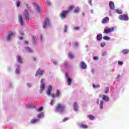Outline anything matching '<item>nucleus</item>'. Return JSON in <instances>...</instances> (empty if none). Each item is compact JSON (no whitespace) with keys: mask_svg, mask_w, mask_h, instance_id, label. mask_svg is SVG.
<instances>
[{"mask_svg":"<svg viewBox=\"0 0 129 129\" xmlns=\"http://www.w3.org/2000/svg\"><path fill=\"white\" fill-rule=\"evenodd\" d=\"M51 91H52V86H49L47 89V91L46 92V94L48 96L51 95L52 98H55V97H59L60 96V91L59 90H57L55 93V94L54 93L51 94Z\"/></svg>","mask_w":129,"mask_h":129,"instance_id":"nucleus-1","label":"nucleus"},{"mask_svg":"<svg viewBox=\"0 0 129 129\" xmlns=\"http://www.w3.org/2000/svg\"><path fill=\"white\" fill-rule=\"evenodd\" d=\"M56 110L59 112H63L65 110V106L60 103H58L56 107Z\"/></svg>","mask_w":129,"mask_h":129,"instance_id":"nucleus-2","label":"nucleus"},{"mask_svg":"<svg viewBox=\"0 0 129 129\" xmlns=\"http://www.w3.org/2000/svg\"><path fill=\"white\" fill-rule=\"evenodd\" d=\"M69 14V10H66L62 11L60 14L59 16L61 18V19H66V18L67 17V15Z\"/></svg>","mask_w":129,"mask_h":129,"instance_id":"nucleus-3","label":"nucleus"},{"mask_svg":"<svg viewBox=\"0 0 129 129\" xmlns=\"http://www.w3.org/2000/svg\"><path fill=\"white\" fill-rule=\"evenodd\" d=\"M44 81H45V79H42L40 81V89L39 90L40 93H42L43 91H44V89H45V83H44Z\"/></svg>","mask_w":129,"mask_h":129,"instance_id":"nucleus-4","label":"nucleus"},{"mask_svg":"<svg viewBox=\"0 0 129 129\" xmlns=\"http://www.w3.org/2000/svg\"><path fill=\"white\" fill-rule=\"evenodd\" d=\"M114 30V28H113V27H111V28H106L104 31H103V34H109V33H111V32H113Z\"/></svg>","mask_w":129,"mask_h":129,"instance_id":"nucleus-5","label":"nucleus"},{"mask_svg":"<svg viewBox=\"0 0 129 129\" xmlns=\"http://www.w3.org/2000/svg\"><path fill=\"white\" fill-rule=\"evenodd\" d=\"M118 19L121 21H128V17L126 15H121L118 16Z\"/></svg>","mask_w":129,"mask_h":129,"instance_id":"nucleus-6","label":"nucleus"},{"mask_svg":"<svg viewBox=\"0 0 129 129\" xmlns=\"http://www.w3.org/2000/svg\"><path fill=\"white\" fill-rule=\"evenodd\" d=\"M23 17L26 21H30V14L28 12V11L25 10L24 14H23Z\"/></svg>","mask_w":129,"mask_h":129,"instance_id":"nucleus-7","label":"nucleus"},{"mask_svg":"<svg viewBox=\"0 0 129 129\" xmlns=\"http://www.w3.org/2000/svg\"><path fill=\"white\" fill-rule=\"evenodd\" d=\"M66 77L67 78V83L68 85H71V83H72V80L70 78H69V76L68 75V74L66 73Z\"/></svg>","mask_w":129,"mask_h":129,"instance_id":"nucleus-8","label":"nucleus"},{"mask_svg":"<svg viewBox=\"0 0 129 129\" xmlns=\"http://www.w3.org/2000/svg\"><path fill=\"white\" fill-rule=\"evenodd\" d=\"M14 36H15V33H14L13 32H9V33L8 34V35L6 38L7 41H10V40H11V38H12V37H14Z\"/></svg>","mask_w":129,"mask_h":129,"instance_id":"nucleus-9","label":"nucleus"},{"mask_svg":"<svg viewBox=\"0 0 129 129\" xmlns=\"http://www.w3.org/2000/svg\"><path fill=\"white\" fill-rule=\"evenodd\" d=\"M44 73V71L41 70V69H38V70L37 71L36 74H35V76H37L38 75H41L42 76Z\"/></svg>","mask_w":129,"mask_h":129,"instance_id":"nucleus-10","label":"nucleus"},{"mask_svg":"<svg viewBox=\"0 0 129 129\" xmlns=\"http://www.w3.org/2000/svg\"><path fill=\"white\" fill-rule=\"evenodd\" d=\"M17 58V61L18 63H20V64H22L23 63V58H22V57L20 55H17L16 56Z\"/></svg>","mask_w":129,"mask_h":129,"instance_id":"nucleus-11","label":"nucleus"},{"mask_svg":"<svg viewBox=\"0 0 129 129\" xmlns=\"http://www.w3.org/2000/svg\"><path fill=\"white\" fill-rule=\"evenodd\" d=\"M49 24L50 21H49V19H46V20L44 21L43 27L44 28H46V27H47V26H49Z\"/></svg>","mask_w":129,"mask_h":129,"instance_id":"nucleus-12","label":"nucleus"},{"mask_svg":"<svg viewBox=\"0 0 129 129\" xmlns=\"http://www.w3.org/2000/svg\"><path fill=\"white\" fill-rule=\"evenodd\" d=\"M18 19L20 23V25H21V26H23V25H24V21H23V17L22 16V15H19L18 16Z\"/></svg>","mask_w":129,"mask_h":129,"instance_id":"nucleus-13","label":"nucleus"},{"mask_svg":"<svg viewBox=\"0 0 129 129\" xmlns=\"http://www.w3.org/2000/svg\"><path fill=\"white\" fill-rule=\"evenodd\" d=\"M109 21V18L108 17H105L102 21V24H106V23H108Z\"/></svg>","mask_w":129,"mask_h":129,"instance_id":"nucleus-14","label":"nucleus"},{"mask_svg":"<svg viewBox=\"0 0 129 129\" xmlns=\"http://www.w3.org/2000/svg\"><path fill=\"white\" fill-rule=\"evenodd\" d=\"M109 6L111 10H114V3L112 1H110L109 3Z\"/></svg>","mask_w":129,"mask_h":129,"instance_id":"nucleus-15","label":"nucleus"},{"mask_svg":"<svg viewBox=\"0 0 129 129\" xmlns=\"http://www.w3.org/2000/svg\"><path fill=\"white\" fill-rule=\"evenodd\" d=\"M102 99L103 100H105L106 102H108V101H109V98L108 96H105L104 95L102 96Z\"/></svg>","mask_w":129,"mask_h":129,"instance_id":"nucleus-16","label":"nucleus"},{"mask_svg":"<svg viewBox=\"0 0 129 129\" xmlns=\"http://www.w3.org/2000/svg\"><path fill=\"white\" fill-rule=\"evenodd\" d=\"M97 40L98 41H101V40H102V34L101 33H99L97 35Z\"/></svg>","mask_w":129,"mask_h":129,"instance_id":"nucleus-17","label":"nucleus"},{"mask_svg":"<svg viewBox=\"0 0 129 129\" xmlns=\"http://www.w3.org/2000/svg\"><path fill=\"white\" fill-rule=\"evenodd\" d=\"M73 107L75 111H77V110H78V105H77V103L76 102L74 103Z\"/></svg>","mask_w":129,"mask_h":129,"instance_id":"nucleus-18","label":"nucleus"},{"mask_svg":"<svg viewBox=\"0 0 129 129\" xmlns=\"http://www.w3.org/2000/svg\"><path fill=\"white\" fill-rule=\"evenodd\" d=\"M81 68L82 69H86L87 68V65L85 63V62L82 61L81 62Z\"/></svg>","mask_w":129,"mask_h":129,"instance_id":"nucleus-19","label":"nucleus"},{"mask_svg":"<svg viewBox=\"0 0 129 129\" xmlns=\"http://www.w3.org/2000/svg\"><path fill=\"white\" fill-rule=\"evenodd\" d=\"M39 121V119L33 118L30 120L31 123L34 124Z\"/></svg>","mask_w":129,"mask_h":129,"instance_id":"nucleus-20","label":"nucleus"},{"mask_svg":"<svg viewBox=\"0 0 129 129\" xmlns=\"http://www.w3.org/2000/svg\"><path fill=\"white\" fill-rule=\"evenodd\" d=\"M33 5L36 8V10L38 12H40V7L38 6V3H34Z\"/></svg>","mask_w":129,"mask_h":129,"instance_id":"nucleus-21","label":"nucleus"},{"mask_svg":"<svg viewBox=\"0 0 129 129\" xmlns=\"http://www.w3.org/2000/svg\"><path fill=\"white\" fill-rule=\"evenodd\" d=\"M128 52L129 50L127 49H124L121 51L122 54H128Z\"/></svg>","mask_w":129,"mask_h":129,"instance_id":"nucleus-22","label":"nucleus"},{"mask_svg":"<svg viewBox=\"0 0 129 129\" xmlns=\"http://www.w3.org/2000/svg\"><path fill=\"white\" fill-rule=\"evenodd\" d=\"M100 109H103V101L101 100L99 104Z\"/></svg>","mask_w":129,"mask_h":129,"instance_id":"nucleus-23","label":"nucleus"},{"mask_svg":"<svg viewBox=\"0 0 129 129\" xmlns=\"http://www.w3.org/2000/svg\"><path fill=\"white\" fill-rule=\"evenodd\" d=\"M19 68H20V66H18V68L16 69V70H15V73L16 74H20V73H21V71H20Z\"/></svg>","mask_w":129,"mask_h":129,"instance_id":"nucleus-24","label":"nucleus"},{"mask_svg":"<svg viewBox=\"0 0 129 129\" xmlns=\"http://www.w3.org/2000/svg\"><path fill=\"white\" fill-rule=\"evenodd\" d=\"M74 9V7L71 6L68 7L67 11H69V13L70 12H71V11H72V10H73Z\"/></svg>","mask_w":129,"mask_h":129,"instance_id":"nucleus-25","label":"nucleus"},{"mask_svg":"<svg viewBox=\"0 0 129 129\" xmlns=\"http://www.w3.org/2000/svg\"><path fill=\"white\" fill-rule=\"evenodd\" d=\"M38 118H42V117H44V113H40V114H38L37 115Z\"/></svg>","mask_w":129,"mask_h":129,"instance_id":"nucleus-26","label":"nucleus"},{"mask_svg":"<svg viewBox=\"0 0 129 129\" xmlns=\"http://www.w3.org/2000/svg\"><path fill=\"white\" fill-rule=\"evenodd\" d=\"M68 56L70 59H73V58H74V55L71 52L68 53Z\"/></svg>","mask_w":129,"mask_h":129,"instance_id":"nucleus-27","label":"nucleus"},{"mask_svg":"<svg viewBox=\"0 0 129 129\" xmlns=\"http://www.w3.org/2000/svg\"><path fill=\"white\" fill-rule=\"evenodd\" d=\"M88 117H89V119H90L91 120H94V119H95V117H94V116L91 115H89L88 116Z\"/></svg>","mask_w":129,"mask_h":129,"instance_id":"nucleus-28","label":"nucleus"},{"mask_svg":"<svg viewBox=\"0 0 129 129\" xmlns=\"http://www.w3.org/2000/svg\"><path fill=\"white\" fill-rule=\"evenodd\" d=\"M25 51H26V52H29V53H32V52H33V51L32 50V49H31V48H30V47H26Z\"/></svg>","mask_w":129,"mask_h":129,"instance_id":"nucleus-29","label":"nucleus"},{"mask_svg":"<svg viewBox=\"0 0 129 129\" xmlns=\"http://www.w3.org/2000/svg\"><path fill=\"white\" fill-rule=\"evenodd\" d=\"M115 11L116 13H117V14H119V15H121V14H122V11L119 9H117Z\"/></svg>","mask_w":129,"mask_h":129,"instance_id":"nucleus-30","label":"nucleus"},{"mask_svg":"<svg viewBox=\"0 0 129 129\" xmlns=\"http://www.w3.org/2000/svg\"><path fill=\"white\" fill-rule=\"evenodd\" d=\"M93 88H94L95 89H97V88H99V87H100V85H95V84H93Z\"/></svg>","mask_w":129,"mask_h":129,"instance_id":"nucleus-31","label":"nucleus"},{"mask_svg":"<svg viewBox=\"0 0 129 129\" xmlns=\"http://www.w3.org/2000/svg\"><path fill=\"white\" fill-rule=\"evenodd\" d=\"M103 39V40H106V41H109V40H110V38L108 36H104Z\"/></svg>","mask_w":129,"mask_h":129,"instance_id":"nucleus-32","label":"nucleus"},{"mask_svg":"<svg viewBox=\"0 0 129 129\" xmlns=\"http://www.w3.org/2000/svg\"><path fill=\"white\" fill-rule=\"evenodd\" d=\"M81 127H82V128H88V126L87 125H86L84 124H82Z\"/></svg>","mask_w":129,"mask_h":129,"instance_id":"nucleus-33","label":"nucleus"},{"mask_svg":"<svg viewBox=\"0 0 129 129\" xmlns=\"http://www.w3.org/2000/svg\"><path fill=\"white\" fill-rule=\"evenodd\" d=\"M108 92H109V88H108V87H106V90H105V92H104V93H108Z\"/></svg>","mask_w":129,"mask_h":129,"instance_id":"nucleus-34","label":"nucleus"},{"mask_svg":"<svg viewBox=\"0 0 129 129\" xmlns=\"http://www.w3.org/2000/svg\"><path fill=\"white\" fill-rule=\"evenodd\" d=\"M105 45H106V44L105 43V42H101L100 44V46L101 47H102V48L103 47H104L105 46Z\"/></svg>","mask_w":129,"mask_h":129,"instance_id":"nucleus-35","label":"nucleus"},{"mask_svg":"<svg viewBox=\"0 0 129 129\" xmlns=\"http://www.w3.org/2000/svg\"><path fill=\"white\" fill-rule=\"evenodd\" d=\"M20 5H21V3L20 2V1L17 2L16 4L17 8H19V7H20Z\"/></svg>","mask_w":129,"mask_h":129,"instance_id":"nucleus-36","label":"nucleus"},{"mask_svg":"<svg viewBox=\"0 0 129 129\" xmlns=\"http://www.w3.org/2000/svg\"><path fill=\"white\" fill-rule=\"evenodd\" d=\"M32 40L34 42V43H36V36H32Z\"/></svg>","mask_w":129,"mask_h":129,"instance_id":"nucleus-37","label":"nucleus"},{"mask_svg":"<svg viewBox=\"0 0 129 129\" xmlns=\"http://www.w3.org/2000/svg\"><path fill=\"white\" fill-rule=\"evenodd\" d=\"M79 12V8H77L75 9V13H78Z\"/></svg>","mask_w":129,"mask_h":129,"instance_id":"nucleus-38","label":"nucleus"},{"mask_svg":"<svg viewBox=\"0 0 129 129\" xmlns=\"http://www.w3.org/2000/svg\"><path fill=\"white\" fill-rule=\"evenodd\" d=\"M93 59L95 60V61H97V60H98V56H94Z\"/></svg>","mask_w":129,"mask_h":129,"instance_id":"nucleus-39","label":"nucleus"},{"mask_svg":"<svg viewBox=\"0 0 129 129\" xmlns=\"http://www.w3.org/2000/svg\"><path fill=\"white\" fill-rule=\"evenodd\" d=\"M79 29H80V28L79 27H74V30H75V31H78V30H79Z\"/></svg>","mask_w":129,"mask_h":129,"instance_id":"nucleus-40","label":"nucleus"},{"mask_svg":"<svg viewBox=\"0 0 129 129\" xmlns=\"http://www.w3.org/2000/svg\"><path fill=\"white\" fill-rule=\"evenodd\" d=\"M118 65H122L123 64V62H122L121 61H119L118 62Z\"/></svg>","mask_w":129,"mask_h":129,"instance_id":"nucleus-41","label":"nucleus"},{"mask_svg":"<svg viewBox=\"0 0 129 129\" xmlns=\"http://www.w3.org/2000/svg\"><path fill=\"white\" fill-rule=\"evenodd\" d=\"M63 32L64 33H66V32H67V26H65L64 29L63 30Z\"/></svg>","mask_w":129,"mask_h":129,"instance_id":"nucleus-42","label":"nucleus"},{"mask_svg":"<svg viewBox=\"0 0 129 129\" xmlns=\"http://www.w3.org/2000/svg\"><path fill=\"white\" fill-rule=\"evenodd\" d=\"M55 101H54V100H51L50 101V105H53V104H54V102Z\"/></svg>","mask_w":129,"mask_h":129,"instance_id":"nucleus-43","label":"nucleus"},{"mask_svg":"<svg viewBox=\"0 0 129 129\" xmlns=\"http://www.w3.org/2000/svg\"><path fill=\"white\" fill-rule=\"evenodd\" d=\"M41 110H43V107H40L38 109V111H41Z\"/></svg>","mask_w":129,"mask_h":129,"instance_id":"nucleus-44","label":"nucleus"},{"mask_svg":"<svg viewBox=\"0 0 129 129\" xmlns=\"http://www.w3.org/2000/svg\"><path fill=\"white\" fill-rule=\"evenodd\" d=\"M68 119H69V118H64L63 119V122H65V121H67V120H68Z\"/></svg>","mask_w":129,"mask_h":129,"instance_id":"nucleus-45","label":"nucleus"},{"mask_svg":"<svg viewBox=\"0 0 129 129\" xmlns=\"http://www.w3.org/2000/svg\"><path fill=\"white\" fill-rule=\"evenodd\" d=\"M46 4L47 5V6H50L51 3H50V2H49V1H47Z\"/></svg>","mask_w":129,"mask_h":129,"instance_id":"nucleus-46","label":"nucleus"},{"mask_svg":"<svg viewBox=\"0 0 129 129\" xmlns=\"http://www.w3.org/2000/svg\"><path fill=\"white\" fill-rule=\"evenodd\" d=\"M107 55V53H106V52H104L102 53V56H106Z\"/></svg>","mask_w":129,"mask_h":129,"instance_id":"nucleus-47","label":"nucleus"},{"mask_svg":"<svg viewBox=\"0 0 129 129\" xmlns=\"http://www.w3.org/2000/svg\"><path fill=\"white\" fill-rule=\"evenodd\" d=\"M89 3L91 6H92V0H89Z\"/></svg>","mask_w":129,"mask_h":129,"instance_id":"nucleus-48","label":"nucleus"},{"mask_svg":"<svg viewBox=\"0 0 129 129\" xmlns=\"http://www.w3.org/2000/svg\"><path fill=\"white\" fill-rule=\"evenodd\" d=\"M97 104H99V99H97V102H96Z\"/></svg>","mask_w":129,"mask_h":129,"instance_id":"nucleus-49","label":"nucleus"},{"mask_svg":"<svg viewBox=\"0 0 129 129\" xmlns=\"http://www.w3.org/2000/svg\"><path fill=\"white\" fill-rule=\"evenodd\" d=\"M74 46L75 47H77V46H78V43H75V44L74 45Z\"/></svg>","mask_w":129,"mask_h":129,"instance_id":"nucleus-50","label":"nucleus"},{"mask_svg":"<svg viewBox=\"0 0 129 129\" xmlns=\"http://www.w3.org/2000/svg\"><path fill=\"white\" fill-rule=\"evenodd\" d=\"M119 77H120V75H118L117 76V77L116 78V79H117L118 78H119Z\"/></svg>","mask_w":129,"mask_h":129,"instance_id":"nucleus-51","label":"nucleus"},{"mask_svg":"<svg viewBox=\"0 0 129 129\" xmlns=\"http://www.w3.org/2000/svg\"><path fill=\"white\" fill-rule=\"evenodd\" d=\"M19 39L20 40H23V37L19 36Z\"/></svg>","mask_w":129,"mask_h":129,"instance_id":"nucleus-52","label":"nucleus"},{"mask_svg":"<svg viewBox=\"0 0 129 129\" xmlns=\"http://www.w3.org/2000/svg\"><path fill=\"white\" fill-rule=\"evenodd\" d=\"M31 107H32L31 106H26V108H31Z\"/></svg>","mask_w":129,"mask_h":129,"instance_id":"nucleus-53","label":"nucleus"},{"mask_svg":"<svg viewBox=\"0 0 129 129\" xmlns=\"http://www.w3.org/2000/svg\"><path fill=\"white\" fill-rule=\"evenodd\" d=\"M102 95L101 94H99V97L100 98H101V97H102Z\"/></svg>","mask_w":129,"mask_h":129,"instance_id":"nucleus-54","label":"nucleus"},{"mask_svg":"<svg viewBox=\"0 0 129 129\" xmlns=\"http://www.w3.org/2000/svg\"><path fill=\"white\" fill-rule=\"evenodd\" d=\"M40 40H41V41H42V40H43V36H42V35L40 36Z\"/></svg>","mask_w":129,"mask_h":129,"instance_id":"nucleus-55","label":"nucleus"},{"mask_svg":"<svg viewBox=\"0 0 129 129\" xmlns=\"http://www.w3.org/2000/svg\"><path fill=\"white\" fill-rule=\"evenodd\" d=\"M20 34H21V35H22V36H23V35H24V33L23 32H21Z\"/></svg>","mask_w":129,"mask_h":129,"instance_id":"nucleus-56","label":"nucleus"},{"mask_svg":"<svg viewBox=\"0 0 129 129\" xmlns=\"http://www.w3.org/2000/svg\"><path fill=\"white\" fill-rule=\"evenodd\" d=\"M25 44H29V42L27 41H25Z\"/></svg>","mask_w":129,"mask_h":129,"instance_id":"nucleus-57","label":"nucleus"},{"mask_svg":"<svg viewBox=\"0 0 129 129\" xmlns=\"http://www.w3.org/2000/svg\"><path fill=\"white\" fill-rule=\"evenodd\" d=\"M36 57H33V61H36Z\"/></svg>","mask_w":129,"mask_h":129,"instance_id":"nucleus-58","label":"nucleus"},{"mask_svg":"<svg viewBox=\"0 0 129 129\" xmlns=\"http://www.w3.org/2000/svg\"><path fill=\"white\" fill-rule=\"evenodd\" d=\"M82 15L84 17V16H85V14H84V13H83Z\"/></svg>","mask_w":129,"mask_h":129,"instance_id":"nucleus-59","label":"nucleus"},{"mask_svg":"<svg viewBox=\"0 0 129 129\" xmlns=\"http://www.w3.org/2000/svg\"><path fill=\"white\" fill-rule=\"evenodd\" d=\"M64 64V66H66V65H67V63H63Z\"/></svg>","mask_w":129,"mask_h":129,"instance_id":"nucleus-60","label":"nucleus"},{"mask_svg":"<svg viewBox=\"0 0 129 129\" xmlns=\"http://www.w3.org/2000/svg\"><path fill=\"white\" fill-rule=\"evenodd\" d=\"M53 63L55 64V65H56V62H54Z\"/></svg>","mask_w":129,"mask_h":129,"instance_id":"nucleus-61","label":"nucleus"}]
</instances>
